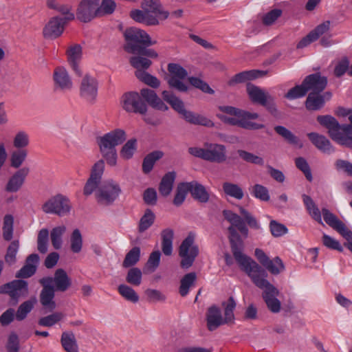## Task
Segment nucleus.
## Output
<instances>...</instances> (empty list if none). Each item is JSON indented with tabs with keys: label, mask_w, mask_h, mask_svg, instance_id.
<instances>
[{
	"label": "nucleus",
	"mask_w": 352,
	"mask_h": 352,
	"mask_svg": "<svg viewBox=\"0 0 352 352\" xmlns=\"http://www.w3.org/2000/svg\"><path fill=\"white\" fill-rule=\"evenodd\" d=\"M135 74L140 81L153 88H157L160 85V82L156 77L145 71H136Z\"/></svg>",
	"instance_id": "obj_45"
},
{
	"label": "nucleus",
	"mask_w": 352,
	"mask_h": 352,
	"mask_svg": "<svg viewBox=\"0 0 352 352\" xmlns=\"http://www.w3.org/2000/svg\"><path fill=\"white\" fill-rule=\"evenodd\" d=\"M252 193L255 197L262 201H267L270 199L267 188L261 184H255L252 187Z\"/></svg>",
	"instance_id": "obj_64"
},
{
	"label": "nucleus",
	"mask_w": 352,
	"mask_h": 352,
	"mask_svg": "<svg viewBox=\"0 0 352 352\" xmlns=\"http://www.w3.org/2000/svg\"><path fill=\"white\" fill-rule=\"evenodd\" d=\"M168 71L170 73L172 76L179 79H184L188 73L186 70L178 64L169 63L168 65Z\"/></svg>",
	"instance_id": "obj_63"
},
{
	"label": "nucleus",
	"mask_w": 352,
	"mask_h": 352,
	"mask_svg": "<svg viewBox=\"0 0 352 352\" xmlns=\"http://www.w3.org/2000/svg\"><path fill=\"white\" fill-rule=\"evenodd\" d=\"M36 302V298H32L21 304L15 314L16 319L18 321L23 320L27 317L28 314L32 310Z\"/></svg>",
	"instance_id": "obj_39"
},
{
	"label": "nucleus",
	"mask_w": 352,
	"mask_h": 352,
	"mask_svg": "<svg viewBox=\"0 0 352 352\" xmlns=\"http://www.w3.org/2000/svg\"><path fill=\"white\" fill-rule=\"evenodd\" d=\"M98 80L94 76L87 74L80 82L79 93L80 97L89 103L95 102L98 95Z\"/></svg>",
	"instance_id": "obj_11"
},
{
	"label": "nucleus",
	"mask_w": 352,
	"mask_h": 352,
	"mask_svg": "<svg viewBox=\"0 0 352 352\" xmlns=\"http://www.w3.org/2000/svg\"><path fill=\"white\" fill-rule=\"evenodd\" d=\"M252 117L243 115V117L231 118L226 116H219V118L225 123L232 126H237L247 130H257L263 129L264 124L251 122V120H255L258 118L257 113H252Z\"/></svg>",
	"instance_id": "obj_14"
},
{
	"label": "nucleus",
	"mask_w": 352,
	"mask_h": 352,
	"mask_svg": "<svg viewBox=\"0 0 352 352\" xmlns=\"http://www.w3.org/2000/svg\"><path fill=\"white\" fill-rule=\"evenodd\" d=\"M197 278L195 272H190L184 276L180 281L179 292L182 296H186L190 287L195 285Z\"/></svg>",
	"instance_id": "obj_40"
},
{
	"label": "nucleus",
	"mask_w": 352,
	"mask_h": 352,
	"mask_svg": "<svg viewBox=\"0 0 352 352\" xmlns=\"http://www.w3.org/2000/svg\"><path fill=\"white\" fill-rule=\"evenodd\" d=\"M68 62L76 75L80 76L82 72L78 67L82 56V47L79 45L72 46L67 52Z\"/></svg>",
	"instance_id": "obj_25"
},
{
	"label": "nucleus",
	"mask_w": 352,
	"mask_h": 352,
	"mask_svg": "<svg viewBox=\"0 0 352 352\" xmlns=\"http://www.w3.org/2000/svg\"><path fill=\"white\" fill-rule=\"evenodd\" d=\"M318 123L328 130L329 137L338 144L352 149V125L340 124L337 120L330 116H318Z\"/></svg>",
	"instance_id": "obj_3"
},
{
	"label": "nucleus",
	"mask_w": 352,
	"mask_h": 352,
	"mask_svg": "<svg viewBox=\"0 0 352 352\" xmlns=\"http://www.w3.org/2000/svg\"><path fill=\"white\" fill-rule=\"evenodd\" d=\"M274 131L289 144H297L298 143V138L285 126H276L274 127Z\"/></svg>",
	"instance_id": "obj_55"
},
{
	"label": "nucleus",
	"mask_w": 352,
	"mask_h": 352,
	"mask_svg": "<svg viewBox=\"0 0 352 352\" xmlns=\"http://www.w3.org/2000/svg\"><path fill=\"white\" fill-rule=\"evenodd\" d=\"M188 192L187 182L179 184L177 188L173 204L177 206H180L184 201Z\"/></svg>",
	"instance_id": "obj_57"
},
{
	"label": "nucleus",
	"mask_w": 352,
	"mask_h": 352,
	"mask_svg": "<svg viewBox=\"0 0 352 352\" xmlns=\"http://www.w3.org/2000/svg\"><path fill=\"white\" fill-rule=\"evenodd\" d=\"M155 215L151 209H146L140 218L138 224V232L142 233L148 230L154 223Z\"/></svg>",
	"instance_id": "obj_41"
},
{
	"label": "nucleus",
	"mask_w": 352,
	"mask_h": 352,
	"mask_svg": "<svg viewBox=\"0 0 352 352\" xmlns=\"http://www.w3.org/2000/svg\"><path fill=\"white\" fill-rule=\"evenodd\" d=\"M267 71H262V70H250V71H245L240 72L239 74H236L234 75L229 81L228 85L230 86H234L239 83H243L248 80H254L259 77L264 76L267 75Z\"/></svg>",
	"instance_id": "obj_23"
},
{
	"label": "nucleus",
	"mask_w": 352,
	"mask_h": 352,
	"mask_svg": "<svg viewBox=\"0 0 352 352\" xmlns=\"http://www.w3.org/2000/svg\"><path fill=\"white\" fill-rule=\"evenodd\" d=\"M199 254V248L195 244V234L189 233L179 248V255L182 257L181 267L188 269L191 267Z\"/></svg>",
	"instance_id": "obj_6"
},
{
	"label": "nucleus",
	"mask_w": 352,
	"mask_h": 352,
	"mask_svg": "<svg viewBox=\"0 0 352 352\" xmlns=\"http://www.w3.org/2000/svg\"><path fill=\"white\" fill-rule=\"evenodd\" d=\"M164 155L163 152L160 151H155L148 154L142 162V171L147 174L149 173L155 164V163L161 159Z\"/></svg>",
	"instance_id": "obj_36"
},
{
	"label": "nucleus",
	"mask_w": 352,
	"mask_h": 352,
	"mask_svg": "<svg viewBox=\"0 0 352 352\" xmlns=\"http://www.w3.org/2000/svg\"><path fill=\"white\" fill-rule=\"evenodd\" d=\"M124 36L126 41L124 49L131 54L138 52L143 45H152L157 43L155 41H152L145 31L136 28L126 29Z\"/></svg>",
	"instance_id": "obj_4"
},
{
	"label": "nucleus",
	"mask_w": 352,
	"mask_h": 352,
	"mask_svg": "<svg viewBox=\"0 0 352 352\" xmlns=\"http://www.w3.org/2000/svg\"><path fill=\"white\" fill-rule=\"evenodd\" d=\"M54 89L61 91H67L72 89L73 82L67 69L63 67H56L53 73Z\"/></svg>",
	"instance_id": "obj_15"
},
{
	"label": "nucleus",
	"mask_w": 352,
	"mask_h": 352,
	"mask_svg": "<svg viewBox=\"0 0 352 352\" xmlns=\"http://www.w3.org/2000/svg\"><path fill=\"white\" fill-rule=\"evenodd\" d=\"M28 152L25 149H19L12 152L10 156V166L12 168H19L26 159Z\"/></svg>",
	"instance_id": "obj_50"
},
{
	"label": "nucleus",
	"mask_w": 352,
	"mask_h": 352,
	"mask_svg": "<svg viewBox=\"0 0 352 352\" xmlns=\"http://www.w3.org/2000/svg\"><path fill=\"white\" fill-rule=\"evenodd\" d=\"M66 231L65 226L54 228L50 232V239L55 250H59L62 246V236Z\"/></svg>",
	"instance_id": "obj_42"
},
{
	"label": "nucleus",
	"mask_w": 352,
	"mask_h": 352,
	"mask_svg": "<svg viewBox=\"0 0 352 352\" xmlns=\"http://www.w3.org/2000/svg\"><path fill=\"white\" fill-rule=\"evenodd\" d=\"M322 214L325 223L346 239L348 243L345 246L352 252V231L349 230L346 225L328 209L322 208Z\"/></svg>",
	"instance_id": "obj_8"
},
{
	"label": "nucleus",
	"mask_w": 352,
	"mask_h": 352,
	"mask_svg": "<svg viewBox=\"0 0 352 352\" xmlns=\"http://www.w3.org/2000/svg\"><path fill=\"white\" fill-rule=\"evenodd\" d=\"M82 248V236L78 229H75L70 236V249L74 253H79Z\"/></svg>",
	"instance_id": "obj_48"
},
{
	"label": "nucleus",
	"mask_w": 352,
	"mask_h": 352,
	"mask_svg": "<svg viewBox=\"0 0 352 352\" xmlns=\"http://www.w3.org/2000/svg\"><path fill=\"white\" fill-rule=\"evenodd\" d=\"M143 10L157 14L161 19H166L169 16L168 11L164 10L160 0H143Z\"/></svg>",
	"instance_id": "obj_27"
},
{
	"label": "nucleus",
	"mask_w": 352,
	"mask_h": 352,
	"mask_svg": "<svg viewBox=\"0 0 352 352\" xmlns=\"http://www.w3.org/2000/svg\"><path fill=\"white\" fill-rule=\"evenodd\" d=\"M30 173L28 167L20 168L9 179L6 186V190L10 192H17L24 184L26 177Z\"/></svg>",
	"instance_id": "obj_19"
},
{
	"label": "nucleus",
	"mask_w": 352,
	"mask_h": 352,
	"mask_svg": "<svg viewBox=\"0 0 352 352\" xmlns=\"http://www.w3.org/2000/svg\"><path fill=\"white\" fill-rule=\"evenodd\" d=\"M176 173L174 171L166 173L159 186V191L162 196H168L172 191Z\"/></svg>",
	"instance_id": "obj_32"
},
{
	"label": "nucleus",
	"mask_w": 352,
	"mask_h": 352,
	"mask_svg": "<svg viewBox=\"0 0 352 352\" xmlns=\"http://www.w3.org/2000/svg\"><path fill=\"white\" fill-rule=\"evenodd\" d=\"M116 8V3L113 0H102L101 4L98 6V15L102 16L112 14Z\"/></svg>",
	"instance_id": "obj_56"
},
{
	"label": "nucleus",
	"mask_w": 352,
	"mask_h": 352,
	"mask_svg": "<svg viewBox=\"0 0 352 352\" xmlns=\"http://www.w3.org/2000/svg\"><path fill=\"white\" fill-rule=\"evenodd\" d=\"M137 150V140L135 138L129 140L120 150V156L124 160L131 159Z\"/></svg>",
	"instance_id": "obj_46"
},
{
	"label": "nucleus",
	"mask_w": 352,
	"mask_h": 352,
	"mask_svg": "<svg viewBox=\"0 0 352 352\" xmlns=\"http://www.w3.org/2000/svg\"><path fill=\"white\" fill-rule=\"evenodd\" d=\"M65 21L62 18L54 16L50 19L43 30L45 38L54 39L60 36L64 31Z\"/></svg>",
	"instance_id": "obj_18"
},
{
	"label": "nucleus",
	"mask_w": 352,
	"mask_h": 352,
	"mask_svg": "<svg viewBox=\"0 0 352 352\" xmlns=\"http://www.w3.org/2000/svg\"><path fill=\"white\" fill-rule=\"evenodd\" d=\"M223 192L231 197L241 200L243 199L244 194L241 187L236 184L231 182H224L222 185Z\"/></svg>",
	"instance_id": "obj_38"
},
{
	"label": "nucleus",
	"mask_w": 352,
	"mask_h": 352,
	"mask_svg": "<svg viewBox=\"0 0 352 352\" xmlns=\"http://www.w3.org/2000/svg\"><path fill=\"white\" fill-rule=\"evenodd\" d=\"M162 97L179 114L182 115L185 111L186 109L182 100L175 96L171 91H164L162 92Z\"/></svg>",
	"instance_id": "obj_35"
},
{
	"label": "nucleus",
	"mask_w": 352,
	"mask_h": 352,
	"mask_svg": "<svg viewBox=\"0 0 352 352\" xmlns=\"http://www.w3.org/2000/svg\"><path fill=\"white\" fill-rule=\"evenodd\" d=\"M19 247V243L18 241H12L8 246L5 256V261L8 265H12L16 262V255L18 252Z\"/></svg>",
	"instance_id": "obj_58"
},
{
	"label": "nucleus",
	"mask_w": 352,
	"mask_h": 352,
	"mask_svg": "<svg viewBox=\"0 0 352 352\" xmlns=\"http://www.w3.org/2000/svg\"><path fill=\"white\" fill-rule=\"evenodd\" d=\"M0 294H8L11 299L18 301L21 297L28 294V282L23 280H14L0 287Z\"/></svg>",
	"instance_id": "obj_12"
},
{
	"label": "nucleus",
	"mask_w": 352,
	"mask_h": 352,
	"mask_svg": "<svg viewBox=\"0 0 352 352\" xmlns=\"http://www.w3.org/2000/svg\"><path fill=\"white\" fill-rule=\"evenodd\" d=\"M237 153L239 157L248 163H251L259 166H263L264 164L263 159L254 153H250L245 150L239 149L237 151Z\"/></svg>",
	"instance_id": "obj_49"
},
{
	"label": "nucleus",
	"mask_w": 352,
	"mask_h": 352,
	"mask_svg": "<svg viewBox=\"0 0 352 352\" xmlns=\"http://www.w3.org/2000/svg\"><path fill=\"white\" fill-rule=\"evenodd\" d=\"M324 96L321 93L310 92L305 101V107L309 111H318L324 105Z\"/></svg>",
	"instance_id": "obj_31"
},
{
	"label": "nucleus",
	"mask_w": 352,
	"mask_h": 352,
	"mask_svg": "<svg viewBox=\"0 0 352 352\" xmlns=\"http://www.w3.org/2000/svg\"><path fill=\"white\" fill-rule=\"evenodd\" d=\"M54 289H43L41 292L40 302L47 311L51 312L56 307V302L54 300Z\"/></svg>",
	"instance_id": "obj_30"
},
{
	"label": "nucleus",
	"mask_w": 352,
	"mask_h": 352,
	"mask_svg": "<svg viewBox=\"0 0 352 352\" xmlns=\"http://www.w3.org/2000/svg\"><path fill=\"white\" fill-rule=\"evenodd\" d=\"M126 138L124 130L116 129L96 139L102 159L97 161L91 167V174L85 183L83 194L89 196L98 187L104 170V161L110 166L117 164L118 154L116 147L122 144Z\"/></svg>",
	"instance_id": "obj_2"
},
{
	"label": "nucleus",
	"mask_w": 352,
	"mask_h": 352,
	"mask_svg": "<svg viewBox=\"0 0 352 352\" xmlns=\"http://www.w3.org/2000/svg\"><path fill=\"white\" fill-rule=\"evenodd\" d=\"M223 215L231 226L228 228L229 240L232 252L240 269L252 280L253 283L260 289H263V298L267 308L273 313L280 310V302L276 298L278 295V289L267 279V273L251 257L242 252L243 241L237 232L238 230L244 237L248 235V229L243 219L231 210H224Z\"/></svg>",
	"instance_id": "obj_1"
},
{
	"label": "nucleus",
	"mask_w": 352,
	"mask_h": 352,
	"mask_svg": "<svg viewBox=\"0 0 352 352\" xmlns=\"http://www.w3.org/2000/svg\"><path fill=\"white\" fill-rule=\"evenodd\" d=\"M99 0H81L76 10V18L83 23H88L98 17Z\"/></svg>",
	"instance_id": "obj_13"
},
{
	"label": "nucleus",
	"mask_w": 352,
	"mask_h": 352,
	"mask_svg": "<svg viewBox=\"0 0 352 352\" xmlns=\"http://www.w3.org/2000/svg\"><path fill=\"white\" fill-rule=\"evenodd\" d=\"M14 218L11 214H6L3 218V237L6 241H10L13 234Z\"/></svg>",
	"instance_id": "obj_53"
},
{
	"label": "nucleus",
	"mask_w": 352,
	"mask_h": 352,
	"mask_svg": "<svg viewBox=\"0 0 352 352\" xmlns=\"http://www.w3.org/2000/svg\"><path fill=\"white\" fill-rule=\"evenodd\" d=\"M295 164L305 174L307 179L311 182L312 180L311 172L306 160L302 157H297L295 160Z\"/></svg>",
	"instance_id": "obj_61"
},
{
	"label": "nucleus",
	"mask_w": 352,
	"mask_h": 352,
	"mask_svg": "<svg viewBox=\"0 0 352 352\" xmlns=\"http://www.w3.org/2000/svg\"><path fill=\"white\" fill-rule=\"evenodd\" d=\"M140 258V248L139 247L133 248L125 256L122 263V267L129 268L135 265Z\"/></svg>",
	"instance_id": "obj_44"
},
{
	"label": "nucleus",
	"mask_w": 352,
	"mask_h": 352,
	"mask_svg": "<svg viewBox=\"0 0 352 352\" xmlns=\"http://www.w3.org/2000/svg\"><path fill=\"white\" fill-rule=\"evenodd\" d=\"M47 6L49 8L55 10L64 15L65 17L62 19L65 22L73 21L75 19L74 14L71 12L72 7L69 4L58 3L56 0H47Z\"/></svg>",
	"instance_id": "obj_29"
},
{
	"label": "nucleus",
	"mask_w": 352,
	"mask_h": 352,
	"mask_svg": "<svg viewBox=\"0 0 352 352\" xmlns=\"http://www.w3.org/2000/svg\"><path fill=\"white\" fill-rule=\"evenodd\" d=\"M173 230L170 228L162 231V250L166 256H170L173 252Z\"/></svg>",
	"instance_id": "obj_34"
},
{
	"label": "nucleus",
	"mask_w": 352,
	"mask_h": 352,
	"mask_svg": "<svg viewBox=\"0 0 352 352\" xmlns=\"http://www.w3.org/2000/svg\"><path fill=\"white\" fill-rule=\"evenodd\" d=\"M54 283L55 290L63 292L70 287L72 281L66 272L60 268L56 270L54 273Z\"/></svg>",
	"instance_id": "obj_26"
},
{
	"label": "nucleus",
	"mask_w": 352,
	"mask_h": 352,
	"mask_svg": "<svg viewBox=\"0 0 352 352\" xmlns=\"http://www.w3.org/2000/svg\"><path fill=\"white\" fill-rule=\"evenodd\" d=\"M205 160L210 162L223 163L226 159V148L220 144L206 143Z\"/></svg>",
	"instance_id": "obj_17"
},
{
	"label": "nucleus",
	"mask_w": 352,
	"mask_h": 352,
	"mask_svg": "<svg viewBox=\"0 0 352 352\" xmlns=\"http://www.w3.org/2000/svg\"><path fill=\"white\" fill-rule=\"evenodd\" d=\"M71 209L69 200L62 195H56L49 199L42 206V210L47 214H55L64 216L68 214Z\"/></svg>",
	"instance_id": "obj_9"
},
{
	"label": "nucleus",
	"mask_w": 352,
	"mask_h": 352,
	"mask_svg": "<svg viewBox=\"0 0 352 352\" xmlns=\"http://www.w3.org/2000/svg\"><path fill=\"white\" fill-rule=\"evenodd\" d=\"M222 307L224 308V318H223L225 324H233L234 322V310L236 307V302L232 296H230L227 302H222Z\"/></svg>",
	"instance_id": "obj_37"
},
{
	"label": "nucleus",
	"mask_w": 352,
	"mask_h": 352,
	"mask_svg": "<svg viewBox=\"0 0 352 352\" xmlns=\"http://www.w3.org/2000/svg\"><path fill=\"white\" fill-rule=\"evenodd\" d=\"M60 342L66 352H79L77 341L72 332H63L61 335Z\"/></svg>",
	"instance_id": "obj_33"
},
{
	"label": "nucleus",
	"mask_w": 352,
	"mask_h": 352,
	"mask_svg": "<svg viewBox=\"0 0 352 352\" xmlns=\"http://www.w3.org/2000/svg\"><path fill=\"white\" fill-rule=\"evenodd\" d=\"M311 142L320 151L324 153H331L335 149L331 142L324 135L312 132L307 134Z\"/></svg>",
	"instance_id": "obj_21"
},
{
	"label": "nucleus",
	"mask_w": 352,
	"mask_h": 352,
	"mask_svg": "<svg viewBox=\"0 0 352 352\" xmlns=\"http://www.w3.org/2000/svg\"><path fill=\"white\" fill-rule=\"evenodd\" d=\"M121 192L119 184L113 180H109L98 188L96 197L100 204L109 206L118 199Z\"/></svg>",
	"instance_id": "obj_7"
},
{
	"label": "nucleus",
	"mask_w": 352,
	"mask_h": 352,
	"mask_svg": "<svg viewBox=\"0 0 352 352\" xmlns=\"http://www.w3.org/2000/svg\"><path fill=\"white\" fill-rule=\"evenodd\" d=\"M142 55L133 56L130 58V63L137 69L136 71H144V69H148L152 63L149 59L142 57Z\"/></svg>",
	"instance_id": "obj_52"
},
{
	"label": "nucleus",
	"mask_w": 352,
	"mask_h": 352,
	"mask_svg": "<svg viewBox=\"0 0 352 352\" xmlns=\"http://www.w3.org/2000/svg\"><path fill=\"white\" fill-rule=\"evenodd\" d=\"M307 94V89L303 86V82L300 85H296L290 89L285 95V97L289 100H294L302 98Z\"/></svg>",
	"instance_id": "obj_59"
},
{
	"label": "nucleus",
	"mask_w": 352,
	"mask_h": 352,
	"mask_svg": "<svg viewBox=\"0 0 352 352\" xmlns=\"http://www.w3.org/2000/svg\"><path fill=\"white\" fill-rule=\"evenodd\" d=\"M247 92L251 101L266 108L272 115L276 116L278 111L274 98L260 87L252 84L247 85Z\"/></svg>",
	"instance_id": "obj_5"
},
{
	"label": "nucleus",
	"mask_w": 352,
	"mask_h": 352,
	"mask_svg": "<svg viewBox=\"0 0 352 352\" xmlns=\"http://www.w3.org/2000/svg\"><path fill=\"white\" fill-rule=\"evenodd\" d=\"M122 108L127 112L144 115L147 111V106L142 100L138 92L125 93L121 98Z\"/></svg>",
	"instance_id": "obj_10"
},
{
	"label": "nucleus",
	"mask_w": 352,
	"mask_h": 352,
	"mask_svg": "<svg viewBox=\"0 0 352 352\" xmlns=\"http://www.w3.org/2000/svg\"><path fill=\"white\" fill-rule=\"evenodd\" d=\"M265 267L272 274H278L285 269L282 260L278 256L270 260Z\"/></svg>",
	"instance_id": "obj_60"
},
{
	"label": "nucleus",
	"mask_w": 352,
	"mask_h": 352,
	"mask_svg": "<svg viewBox=\"0 0 352 352\" xmlns=\"http://www.w3.org/2000/svg\"><path fill=\"white\" fill-rule=\"evenodd\" d=\"M65 314L62 312H54L47 316L42 317L38 320V324L41 327H51L62 320Z\"/></svg>",
	"instance_id": "obj_43"
},
{
	"label": "nucleus",
	"mask_w": 352,
	"mask_h": 352,
	"mask_svg": "<svg viewBox=\"0 0 352 352\" xmlns=\"http://www.w3.org/2000/svg\"><path fill=\"white\" fill-rule=\"evenodd\" d=\"M188 81L193 87L199 89L205 93L210 94H214V90L211 89L206 82L203 81L200 78L196 77H189Z\"/></svg>",
	"instance_id": "obj_62"
},
{
	"label": "nucleus",
	"mask_w": 352,
	"mask_h": 352,
	"mask_svg": "<svg viewBox=\"0 0 352 352\" xmlns=\"http://www.w3.org/2000/svg\"><path fill=\"white\" fill-rule=\"evenodd\" d=\"M189 192L191 196L201 203H206L209 200L210 195L206 188L196 181L187 182Z\"/></svg>",
	"instance_id": "obj_24"
},
{
	"label": "nucleus",
	"mask_w": 352,
	"mask_h": 352,
	"mask_svg": "<svg viewBox=\"0 0 352 352\" xmlns=\"http://www.w3.org/2000/svg\"><path fill=\"white\" fill-rule=\"evenodd\" d=\"M182 116L186 122L192 124L207 127H213L214 126V122L209 118L186 109Z\"/></svg>",
	"instance_id": "obj_28"
},
{
	"label": "nucleus",
	"mask_w": 352,
	"mask_h": 352,
	"mask_svg": "<svg viewBox=\"0 0 352 352\" xmlns=\"http://www.w3.org/2000/svg\"><path fill=\"white\" fill-rule=\"evenodd\" d=\"M206 321L207 327L210 331L225 324L220 309L215 305L208 308L206 314Z\"/></svg>",
	"instance_id": "obj_22"
},
{
	"label": "nucleus",
	"mask_w": 352,
	"mask_h": 352,
	"mask_svg": "<svg viewBox=\"0 0 352 352\" xmlns=\"http://www.w3.org/2000/svg\"><path fill=\"white\" fill-rule=\"evenodd\" d=\"M303 86L308 91L314 93L322 92L327 85V78L320 73H315L307 76L303 80Z\"/></svg>",
	"instance_id": "obj_16"
},
{
	"label": "nucleus",
	"mask_w": 352,
	"mask_h": 352,
	"mask_svg": "<svg viewBox=\"0 0 352 352\" xmlns=\"http://www.w3.org/2000/svg\"><path fill=\"white\" fill-rule=\"evenodd\" d=\"M49 231L46 228L41 229L37 236V249L39 252L45 254L47 252Z\"/></svg>",
	"instance_id": "obj_51"
},
{
	"label": "nucleus",
	"mask_w": 352,
	"mask_h": 352,
	"mask_svg": "<svg viewBox=\"0 0 352 352\" xmlns=\"http://www.w3.org/2000/svg\"><path fill=\"white\" fill-rule=\"evenodd\" d=\"M119 294L124 298L126 300L133 303L139 300V296L135 291L131 287L126 285H120L118 288Z\"/></svg>",
	"instance_id": "obj_47"
},
{
	"label": "nucleus",
	"mask_w": 352,
	"mask_h": 352,
	"mask_svg": "<svg viewBox=\"0 0 352 352\" xmlns=\"http://www.w3.org/2000/svg\"><path fill=\"white\" fill-rule=\"evenodd\" d=\"M151 107L160 111H166L168 107L157 96L154 90L144 88L140 90V95Z\"/></svg>",
	"instance_id": "obj_20"
},
{
	"label": "nucleus",
	"mask_w": 352,
	"mask_h": 352,
	"mask_svg": "<svg viewBox=\"0 0 352 352\" xmlns=\"http://www.w3.org/2000/svg\"><path fill=\"white\" fill-rule=\"evenodd\" d=\"M142 273L138 267L131 268L126 274V281L134 286H139L142 283Z\"/></svg>",
	"instance_id": "obj_54"
}]
</instances>
